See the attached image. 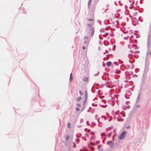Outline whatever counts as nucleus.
Listing matches in <instances>:
<instances>
[{"mask_svg":"<svg viewBox=\"0 0 151 151\" xmlns=\"http://www.w3.org/2000/svg\"><path fill=\"white\" fill-rule=\"evenodd\" d=\"M93 22H92L91 24H88V35L89 36H92L94 33V27H93Z\"/></svg>","mask_w":151,"mask_h":151,"instance_id":"obj_1","label":"nucleus"},{"mask_svg":"<svg viewBox=\"0 0 151 151\" xmlns=\"http://www.w3.org/2000/svg\"><path fill=\"white\" fill-rule=\"evenodd\" d=\"M126 132H123L122 133L120 134V136L119 137V138L120 139H123L125 135H126Z\"/></svg>","mask_w":151,"mask_h":151,"instance_id":"obj_2","label":"nucleus"},{"mask_svg":"<svg viewBox=\"0 0 151 151\" xmlns=\"http://www.w3.org/2000/svg\"><path fill=\"white\" fill-rule=\"evenodd\" d=\"M88 96V93L87 91H85V92L84 94V100L85 102H86V100Z\"/></svg>","mask_w":151,"mask_h":151,"instance_id":"obj_3","label":"nucleus"},{"mask_svg":"<svg viewBox=\"0 0 151 151\" xmlns=\"http://www.w3.org/2000/svg\"><path fill=\"white\" fill-rule=\"evenodd\" d=\"M70 137L68 135H66L65 136V139L67 141H68V140L69 139Z\"/></svg>","mask_w":151,"mask_h":151,"instance_id":"obj_4","label":"nucleus"},{"mask_svg":"<svg viewBox=\"0 0 151 151\" xmlns=\"http://www.w3.org/2000/svg\"><path fill=\"white\" fill-rule=\"evenodd\" d=\"M111 63V62H110V61L108 62L107 63L106 65L107 66H110Z\"/></svg>","mask_w":151,"mask_h":151,"instance_id":"obj_5","label":"nucleus"},{"mask_svg":"<svg viewBox=\"0 0 151 151\" xmlns=\"http://www.w3.org/2000/svg\"><path fill=\"white\" fill-rule=\"evenodd\" d=\"M83 80L85 82H87L88 80V78L87 77H85L83 78Z\"/></svg>","mask_w":151,"mask_h":151,"instance_id":"obj_6","label":"nucleus"},{"mask_svg":"<svg viewBox=\"0 0 151 151\" xmlns=\"http://www.w3.org/2000/svg\"><path fill=\"white\" fill-rule=\"evenodd\" d=\"M73 79V76L72 75V73H71L70 75V80L71 81Z\"/></svg>","mask_w":151,"mask_h":151,"instance_id":"obj_7","label":"nucleus"},{"mask_svg":"<svg viewBox=\"0 0 151 151\" xmlns=\"http://www.w3.org/2000/svg\"><path fill=\"white\" fill-rule=\"evenodd\" d=\"M120 72V71L119 70H116L115 71V73L116 74H119Z\"/></svg>","mask_w":151,"mask_h":151,"instance_id":"obj_8","label":"nucleus"},{"mask_svg":"<svg viewBox=\"0 0 151 151\" xmlns=\"http://www.w3.org/2000/svg\"><path fill=\"white\" fill-rule=\"evenodd\" d=\"M67 126L69 128H71V124L70 123H68Z\"/></svg>","mask_w":151,"mask_h":151,"instance_id":"obj_9","label":"nucleus"},{"mask_svg":"<svg viewBox=\"0 0 151 151\" xmlns=\"http://www.w3.org/2000/svg\"><path fill=\"white\" fill-rule=\"evenodd\" d=\"M84 43H86V45L87 46L88 45V43H89V41H85L84 42Z\"/></svg>","mask_w":151,"mask_h":151,"instance_id":"obj_10","label":"nucleus"},{"mask_svg":"<svg viewBox=\"0 0 151 151\" xmlns=\"http://www.w3.org/2000/svg\"><path fill=\"white\" fill-rule=\"evenodd\" d=\"M109 22V21L107 20H106L104 21V23L105 24H107Z\"/></svg>","mask_w":151,"mask_h":151,"instance_id":"obj_11","label":"nucleus"},{"mask_svg":"<svg viewBox=\"0 0 151 151\" xmlns=\"http://www.w3.org/2000/svg\"><path fill=\"white\" fill-rule=\"evenodd\" d=\"M81 99V97H79L77 98V100L78 101H79Z\"/></svg>","mask_w":151,"mask_h":151,"instance_id":"obj_12","label":"nucleus"},{"mask_svg":"<svg viewBox=\"0 0 151 151\" xmlns=\"http://www.w3.org/2000/svg\"><path fill=\"white\" fill-rule=\"evenodd\" d=\"M129 37V36H127L126 37H124V39L125 40H127L128 38Z\"/></svg>","mask_w":151,"mask_h":151,"instance_id":"obj_13","label":"nucleus"},{"mask_svg":"<svg viewBox=\"0 0 151 151\" xmlns=\"http://www.w3.org/2000/svg\"><path fill=\"white\" fill-rule=\"evenodd\" d=\"M79 93H80V95H82L83 94V93L81 91H79Z\"/></svg>","mask_w":151,"mask_h":151,"instance_id":"obj_14","label":"nucleus"},{"mask_svg":"<svg viewBox=\"0 0 151 151\" xmlns=\"http://www.w3.org/2000/svg\"><path fill=\"white\" fill-rule=\"evenodd\" d=\"M92 0H89V1L88 2V6H89L90 5V3H91V2Z\"/></svg>","mask_w":151,"mask_h":151,"instance_id":"obj_15","label":"nucleus"},{"mask_svg":"<svg viewBox=\"0 0 151 151\" xmlns=\"http://www.w3.org/2000/svg\"><path fill=\"white\" fill-rule=\"evenodd\" d=\"M88 39V37H84V39L85 40H87Z\"/></svg>","mask_w":151,"mask_h":151,"instance_id":"obj_16","label":"nucleus"},{"mask_svg":"<svg viewBox=\"0 0 151 151\" xmlns=\"http://www.w3.org/2000/svg\"><path fill=\"white\" fill-rule=\"evenodd\" d=\"M148 53L149 55H151V51H149L148 52Z\"/></svg>","mask_w":151,"mask_h":151,"instance_id":"obj_17","label":"nucleus"},{"mask_svg":"<svg viewBox=\"0 0 151 151\" xmlns=\"http://www.w3.org/2000/svg\"><path fill=\"white\" fill-rule=\"evenodd\" d=\"M77 106L78 107H80L81 106V105L79 104H78L77 105Z\"/></svg>","mask_w":151,"mask_h":151,"instance_id":"obj_18","label":"nucleus"},{"mask_svg":"<svg viewBox=\"0 0 151 151\" xmlns=\"http://www.w3.org/2000/svg\"><path fill=\"white\" fill-rule=\"evenodd\" d=\"M76 109L77 111H78L79 110V109L77 107L76 108Z\"/></svg>","mask_w":151,"mask_h":151,"instance_id":"obj_19","label":"nucleus"},{"mask_svg":"<svg viewBox=\"0 0 151 151\" xmlns=\"http://www.w3.org/2000/svg\"><path fill=\"white\" fill-rule=\"evenodd\" d=\"M88 20L89 21H93V19H88Z\"/></svg>","mask_w":151,"mask_h":151,"instance_id":"obj_20","label":"nucleus"},{"mask_svg":"<svg viewBox=\"0 0 151 151\" xmlns=\"http://www.w3.org/2000/svg\"><path fill=\"white\" fill-rule=\"evenodd\" d=\"M82 49L83 50H85L86 49L85 47V46H83L82 47Z\"/></svg>","mask_w":151,"mask_h":151,"instance_id":"obj_21","label":"nucleus"},{"mask_svg":"<svg viewBox=\"0 0 151 151\" xmlns=\"http://www.w3.org/2000/svg\"><path fill=\"white\" fill-rule=\"evenodd\" d=\"M100 146H101V145H100L98 147V149H99V147H100Z\"/></svg>","mask_w":151,"mask_h":151,"instance_id":"obj_22","label":"nucleus"},{"mask_svg":"<svg viewBox=\"0 0 151 151\" xmlns=\"http://www.w3.org/2000/svg\"><path fill=\"white\" fill-rule=\"evenodd\" d=\"M73 144H74V147H75L76 145H75V143H74Z\"/></svg>","mask_w":151,"mask_h":151,"instance_id":"obj_23","label":"nucleus"}]
</instances>
